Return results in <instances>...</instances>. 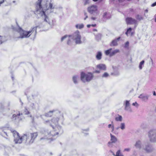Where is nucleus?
Returning <instances> with one entry per match:
<instances>
[{"mask_svg":"<svg viewBox=\"0 0 156 156\" xmlns=\"http://www.w3.org/2000/svg\"><path fill=\"white\" fill-rule=\"evenodd\" d=\"M119 52V49H116L112 52L110 54V57L112 56L117 53Z\"/></svg>","mask_w":156,"mask_h":156,"instance_id":"32","label":"nucleus"},{"mask_svg":"<svg viewBox=\"0 0 156 156\" xmlns=\"http://www.w3.org/2000/svg\"><path fill=\"white\" fill-rule=\"evenodd\" d=\"M120 38V37H119L117 38L116 39H115L113 40L111 42L110 44L111 46H115L117 45V41H118Z\"/></svg>","mask_w":156,"mask_h":156,"instance_id":"21","label":"nucleus"},{"mask_svg":"<svg viewBox=\"0 0 156 156\" xmlns=\"http://www.w3.org/2000/svg\"><path fill=\"white\" fill-rule=\"evenodd\" d=\"M24 113L25 114L27 115L29 114L30 112L27 108H25L24 111Z\"/></svg>","mask_w":156,"mask_h":156,"instance_id":"46","label":"nucleus"},{"mask_svg":"<svg viewBox=\"0 0 156 156\" xmlns=\"http://www.w3.org/2000/svg\"><path fill=\"white\" fill-rule=\"evenodd\" d=\"M108 126L109 128H110L111 127L112 132H113L114 131V126L113 125H112L111 124H109L108 125Z\"/></svg>","mask_w":156,"mask_h":156,"instance_id":"40","label":"nucleus"},{"mask_svg":"<svg viewBox=\"0 0 156 156\" xmlns=\"http://www.w3.org/2000/svg\"><path fill=\"white\" fill-rule=\"evenodd\" d=\"M93 30L94 31H97V30L96 29H94Z\"/></svg>","mask_w":156,"mask_h":156,"instance_id":"64","label":"nucleus"},{"mask_svg":"<svg viewBox=\"0 0 156 156\" xmlns=\"http://www.w3.org/2000/svg\"><path fill=\"white\" fill-rule=\"evenodd\" d=\"M59 119L58 118H54L51 120V122L53 125L55 126L56 131L54 130L50 131L48 130H46L44 132L45 136L44 137H42L40 138V140L44 139L45 140H53L55 139V138H53L56 135L58 134H62L63 133V130L62 129L61 127L59 126H57L58 124V122Z\"/></svg>","mask_w":156,"mask_h":156,"instance_id":"2","label":"nucleus"},{"mask_svg":"<svg viewBox=\"0 0 156 156\" xmlns=\"http://www.w3.org/2000/svg\"><path fill=\"white\" fill-rule=\"evenodd\" d=\"M72 37L71 35H70L69 36L67 35H65L62 37L61 41H62L65 39L67 38L68 39L67 44L68 45H70L71 44L72 41L73 40Z\"/></svg>","mask_w":156,"mask_h":156,"instance_id":"13","label":"nucleus"},{"mask_svg":"<svg viewBox=\"0 0 156 156\" xmlns=\"http://www.w3.org/2000/svg\"><path fill=\"white\" fill-rule=\"evenodd\" d=\"M126 21L127 24H133L136 23L137 21L132 18L128 17L126 19Z\"/></svg>","mask_w":156,"mask_h":156,"instance_id":"16","label":"nucleus"},{"mask_svg":"<svg viewBox=\"0 0 156 156\" xmlns=\"http://www.w3.org/2000/svg\"><path fill=\"white\" fill-rule=\"evenodd\" d=\"M156 5V2L154 3H153L151 5V6L152 7H154Z\"/></svg>","mask_w":156,"mask_h":156,"instance_id":"51","label":"nucleus"},{"mask_svg":"<svg viewBox=\"0 0 156 156\" xmlns=\"http://www.w3.org/2000/svg\"><path fill=\"white\" fill-rule=\"evenodd\" d=\"M143 148L147 153H151L154 150L153 148L149 144L146 145L145 147Z\"/></svg>","mask_w":156,"mask_h":156,"instance_id":"14","label":"nucleus"},{"mask_svg":"<svg viewBox=\"0 0 156 156\" xmlns=\"http://www.w3.org/2000/svg\"><path fill=\"white\" fill-rule=\"evenodd\" d=\"M54 6H53L52 3L50 2L49 3V5L48 7H42L41 5V8L42 9L43 11L45 12V13L48 14L49 12H53V9L54 8Z\"/></svg>","mask_w":156,"mask_h":156,"instance_id":"7","label":"nucleus"},{"mask_svg":"<svg viewBox=\"0 0 156 156\" xmlns=\"http://www.w3.org/2000/svg\"><path fill=\"white\" fill-rule=\"evenodd\" d=\"M34 102L29 101L30 106L33 109H38L39 108V105L38 102H36L35 101H33Z\"/></svg>","mask_w":156,"mask_h":156,"instance_id":"12","label":"nucleus"},{"mask_svg":"<svg viewBox=\"0 0 156 156\" xmlns=\"http://www.w3.org/2000/svg\"><path fill=\"white\" fill-rule=\"evenodd\" d=\"M124 105L125 106V110L130 112H132V110L130 107V104L129 101L126 100L125 103H124Z\"/></svg>","mask_w":156,"mask_h":156,"instance_id":"15","label":"nucleus"},{"mask_svg":"<svg viewBox=\"0 0 156 156\" xmlns=\"http://www.w3.org/2000/svg\"><path fill=\"white\" fill-rule=\"evenodd\" d=\"M94 76L91 72H88L86 73L82 72L81 73L80 79L83 83L89 82L93 78Z\"/></svg>","mask_w":156,"mask_h":156,"instance_id":"5","label":"nucleus"},{"mask_svg":"<svg viewBox=\"0 0 156 156\" xmlns=\"http://www.w3.org/2000/svg\"><path fill=\"white\" fill-rule=\"evenodd\" d=\"M2 36H1L0 35V41L1 42V43H0L1 44H2Z\"/></svg>","mask_w":156,"mask_h":156,"instance_id":"52","label":"nucleus"},{"mask_svg":"<svg viewBox=\"0 0 156 156\" xmlns=\"http://www.w3.org/2000/svg\"><path fill=\"white\" fill-rule=\"evenodd\" d=\"M130 151V148H125L124 150V151H127L129 152Z\"/></svg>","mask_w":156,"mask_h":156,"instance_id":"48","label":"nucleus"},{"mask_svg":"<svg viewBox=\"0 0 156 156\" xmlns=\"http://www.w3.org/2000/svg\"><path fill=\"white\" fill-rule=\"evenodd\" d=\"M154 17L155 18V21L156 22V14L155 15Z\"/></svg>","mask_w":156,"mask_h":156,"instance_id":"59","label":"nucleus"},{"mask_svg":"<svg viewBox=\"0 0 156 156\" xmlns=\"http://www.w3.org/2000/svg\"><path fill=\"white\" fill-rule=\"evenodd\" d=\"M149 97V95L143 94L139 95L138 98L141 99L143 101L146 102L147 101Z\"/></svg>","mask_w":156,"mask_h":156,"instance_id":"17","label":"nucleus"},{"mask_svg":"<svg viewBox=\"0 0 156 156\" xmlns=\"http://www.w3.org/2000/svg\"><path fill=\"white\" fill-rule=\"evenodd\" d=\"M135 18L137 20L139 21L143 20L144 19V17L140 15L139 14L136 15L135 16Z\"/></svg>","mask_w":156,"mask_h":156,"instance_id":"30","label":"nucleus"},{"mask_svg":"<svg viewBox=\"0 0 156 156\" xmlns=\"http://www.w3.org/2000/svg\"><path fill=\"white\" fill-rule=\"evenodd\" d=\"M14 141L15 144H21L23 140L26 144H30L33 143L37 136V132L31 133L26 132L21 137L19 136L18 133L15 131L13 132Z\"/></svg>","mask_w":156,"mask_h":156,"instance_id":"1","label":"nucleus"},{"mask_svg":"<svg viewBox=\"0 0 156 156\" xmlns=\"http://www.w3.org/2000/svg\"><path fill=\"white\" fill-rule=\"evenodd\" d=\"M38 26H36L32 28L29 31H25L19 27L16 29V31L19 33L20 36L18 37V38H23L29 37L32 34L34 33L35 35L37 34V28Z\"/></svg>","mask_w":156,"mask_h":156,"instance_id":"3","label":"nucleus"},{"mask_svg":"<svg viewBox=\"0 0 156 156\" xmlns=\"http://www.w3.org/2000/svg\"><path fill=\"white\" fill-rule=\"evenodd\" d=\"M135 146L137 148L140 149L141 147V141L140 140H138L136 141Z\"/></svg>","mask_w":156,"mask_h":156,"instance_id":"27","label":"nucleus"},{"mask_svg":"<svg viewBox=\"0 0 156 156\" xmlns=\"http://www.w3.org/2000/svg\"><path fill=\"white\" fill-rule=\"evenodd\" d=\"M20 102L21 103V105H23V103L22 102H21V100H20Z\"/></svg>","mask_w":156,"mask_h":156,"instance_id":"62","label":"nucleus"},{"mask_svg":"<svg viewBox=\"0 0 156 156\" xmlns=\"http://www.w3.org/2000/svg\"><path fill=\"white\" fill-rule=\"evenodd\" d=\"M132 105L133 106H134L136 107H137L139 106V105L136 102L135 103H133Z\"/></svg>","mask_w":156,"mask_h":156,"instance_id":"45","label":"nucleus"},{"mask_svg":"<svg viewBox=\"0 0 156 156\" xmlns=\"http://www.w3.org/2000/svg\"><path fill=\"white\" fill-rule=\"evenodd\" d=\"M91 19L93 20H95L96 19V17H91Z\"/></svg>","mask_w":156,"mask_h":156,"instance_id":"53","label":"nucleus"},{"mask_svg":"<svg viewBox=\"0 0 156 156\" xmlns=\"http://www.w3.org/2000/svg\"><path fill=\"white\" fill-rule=\"evenodd\" d=\"M51 122V120H48L44 121V123L46 125H49L52 127L54 129V126L52 125Z\"/></svg>","mask_w":156,"mask_h":156,"instance_id":"25","label":"nucleus"},{"mask_svg":"<svg viewBox=\"0 0 156 156\" xmlns=\"http://www.w3.org/2000/svg\"><path fill=\"white\" fill-rule=\"evenodd\" d=\"M96 24H91V26L92 27H96Z\"/></svg>","mask_w":156,"mask_h":156,"instance_id":"54","label":"nucleus"},{"mask_svg":"<svg viewBox=\"0 0 156 156\" xmlns=\"http://www.w3.org/2000/svg\"><path fill=\"white\" fill-rule=\"evenodd\" d=\"M131 30H132V28H128L127 29V31L126 32V34L127 35H128V34H129V33H130Z\"/></svg>","mask_w":156,"mask_h":156,"instance_id":"41","label":"nucleus"},{"mask_svg":"<svg viewBox=\"0 0 156 156\" xmlns=\"http://www.w3.org/2000/svg\"><path fill=\"white\" fill-rule=\"evenodd\" d=\"M33 90H30L29 89H27L26 92H25V94L26 95H27L28 94L29 92H30L31 93H32Z\"/></svg>","mask_w":156,"mask_h":156,"instance_id":"44","label":"nucleus"},{"mask_svg":"<svg viewBox=\"0 0 156 156\" xmlns=\"http://www.w3.org/2000/svg\"><path fill=\"white\" fill-rule=\"evenodd\" d=\"M71 36L73 40L75 41L76 44H80L82 43L81 40V36L78 31L75 32L72 35H71Z\"/></svg>","mask_w":156,"mask_h":156,"instance_id":"6","label":"nucleus"},{"mask_svg":"<svg viewBox=\"0 0 156 156\" xmlns=\"http://www.w3.org/2000/svg\"><path fill=\"white\" fill-rule=\"evenodd\" d=\"M91 24H88L87 25V27L88 28H89L91 27Z\"/></svg>","mask_w":156,"mask_h":156,"instance_id":"55","label":"nucleus"},{"mask_svg":"<svg viewBox=\"0 0 156 156\" xmlns=\"http://www.w3.org/2000/svg\"><path fill=\"white\" fill-rule=\"evenodd\" d=\"M148 11V10L147 9H146L145 10V12H147Z\"/></svg>","mask_w":156,"mask_h":156,"instance_id":"61","label":"nucleus"},{"mask_svg":"<svg viewBox=\"0 0 156 156\" xmlns=\"http://www.w3.org/2000/svg\"><path fill=\"white\" fill-rule=\"evenodd\" d=\"M115 156H124L121 153L120 150H119L116 152V155Z\"/></svg>","mask_w":156,"mask_h":156,"instance_id":"38","label":"nucleus"},{"mask_svg":"<svg viewBox=\"0 0 156 156\" xmlns=\"http://www.w3.org/2000/svg\"><path fill=\"white\" fill-rule=\"evenodd\" d=\"M84 16H85V17L84 18V20H85L86 19L88 18V16L87 15L86 13H84Z\"/></svg>","mask_w":156,"mask_h":156,"instance_id":"49","label":"nucleus"},{"mask_svg":"<svg viewBox=\"0 0 156 156\" xmlns=\"http://www.w3.org/2000/svg\"><path fill=\"white\" fill-rule=\"evenodd\" d=\"M111 153H112V154L114 155V156H115L116 155V154L115 155V154H114V153L112 152V151H111Z\"/></svg>","mask_w":156,"mask_h":156,"instance_id":"57","label":"nucleus"},{"mask_svg":"<svg viewBox=\"0 0 156 156\" xmlns=\"http://www.w3.org/2000/svg\"><path fill=\"white\" fill-rule=\"evenodd\" d=\"M41 1L42 0H38V2L36 4V11L42 9L41 8Z\"/></svg>","mask_w":156,"mask_h":156,"instance_id":"20","label":"nucleus"},{"mask_svg":"<svg viewBox=\"0 0 156 156\" xmlns=\"http://www.w3.org/2000/svg\"><path fill=\"white\" fill-rule=\"evenodd\" d=\"M97 7L95 5H93L89 7L88 8V12L91 14L97 15L98 13L97 11Z\"/></svg>","mask_w":156,"mask_h":156,"instance_id":"10","label":"nucleus"},{"mask_svg":"<svg viewBox=\"0 0 156 156\" xmlns=\"http://www.w3.org/2000/svg\"><path fill=\"white\" fill-rule=\"evenodd\" d=\"M22 115V113H20L17 114H13L11 118V119L13 122L15 124H17L21 120V119L20 116Z\"/></svg>","mask_w":156,"mask_h":156,"instance_id":"8","label":"nucleus"},{"mask_svg":"<svg viewBox=\"0 0 156 156\" xmlns=\"http://www.w3.org/2000/svg\"><path fill=\"white\" fill-rule=\"evenodd\" d=\"M10 110L9 108L7 109H5L2 103H0V112L3 113V114L5 115L7 112Z\"/></svg>","mask_w":156,"mask_h":156,"instance_id":"18","label":"nucleus"},{"mask_svg":"<svg viewBox=\"0 0 156 156\" xmlns=\"http://www.w3.org/2000/svg\"><path fill=\"white\" fill-rule=\"evenodd\" d=\"M101 34H98L95 36V39L97 40L98 41L101 40Z\"/></svg>","mask_w":156,"mask_h":156,"instance_id":"37","label":"nucleus"},{"mask_svg":"<svg viewBox=\"0 0 156 156\" xmlns=\"http://www.w3.org/2000/svg\"><path fill=\"white\" fill-rule=\"evenodd\" d=\"M55 111V110L50 111L48 113H46L44 115L47 117H50L53 114V112Z\"/></svg>","mask_w":156,"mask_h":156,"instance_id":"29","label":"nucleus"},{"mask_svg":"<svg viewBox=\"0 0 156 156\" xmlns=\"http://www.w3.org/2000/svg\"><path fill=\"white\" fill-rule=\"evenodd\" d=\"M110 135L111 136V141L114 143H116L117 141V139L116 137L112 135L111 133H110Z\"/></svg>","mask_w":156,"mask_h":156,"instance_id":"22","label":"nucleus"},{"mask_svg":"<svg viewBox=\"0 0 156 156\" xmlns=\"http://www.w3.org/2000/svg\"><path fill=\"white\" fill-rule=\"evenodd\" d=\"M122 116L119 115H116L115 119L117 121L121 122L122 120Z\"/></svg>","mask_w":156,"mask_h":156,"instance_id":"26","label":"nucleus"},{"mask_svg":"<svg viewBox=\"0 0 156 156\" xmlns=\"http://www.w3.org/2000/svg\"><path fill=\"white\" fill-rule=\"evenodd\" d=\"M35 13L42 16L44 21L48 23L51 27H52L55 25L56 22L55 20L54 19L50 20L47 16L46 14L45 13V12L44 11H43L42 9L36 11L35 12Z\"/></svg>","mask_w":156,"mask_h":156,"instance_id":"4","label":"nucleus"},{"mask_svg":"<svg viewBox=\"0 0 156 156\" xmlns=\"http://www.w3.org/2000/svg\"><path fill=\"white\" fill-rule=\"evenodd\" d=\"M120 128L122 130H124L125 129V124L124 123H121L120 124Z\"/></svg>","mask_w":156,"mask_h":156,"instance_id":"36","label":"nucleus"},{"mask_svg":"<svg viewBox=\"0 0 156 156\" xmlns=\"http://www.w3.org/2000/svg\"><path fill=\"white\" fill-rule=\"evenodd\" d=\"M102 54L101 51L98 52L96 55V58L97 60H100L101 58Z\"/></svg>","mask_w":156,"mask_h":156,"instance_id":"28","label":"nucleus"},{"mask_svg":"<svg viewBox=\"0 0 156 156\" xmlns=\"http://www.w3.org/2000/svg\"><path fill=\"white\" fill-rule=\"evenodd\" d=\"M109 74L106 73H105L102 76V77L106 78L109 76Z\"/></svg>","mask_w":156,"mask_h":156,"instance_id":"43","label":"nucleus"},{"mask_svg":"<svg viewBox=\"0 0 156 156\" xmlns=\"http://www.w3.org/2000/svg\"><path fill=\"white\" fill-rule=\"evenodd\" d=\"M119 128H120V127L119 126V127H117L116 128H115V129L116 130H118Z\"/></svg>","mask_w":156,"mask_h":156,"instance_id":"58","label":"nucleus"},{"mask_svg":"<svg viewBox=\"0 0 156 156\" xmlns=\"http://www.w3.org/2000/svg\"><path fill=\"white\" fill-rule=\"evenodd\" d=\"M89 3V0H85V4L86 5Z\"/></svg>","mask_w":156,"mask_h":156,"instance_id":"50","label":"nucleus"},{"mask_svg":"<svg viewBox=\"0 0 156 156\" xmlns=\"http://www.w3.org/2000/svg\"><path fill=\"white\" fill-rule=\"evenodd\" d=\"M4 1V0H2V1L0 2V4H2Z\"/></svg>","mask_w":156,"mask_h":156,"instance_id":"56","label":"nucleus"},{"mask_svg":"<svg viewBox=\"0 0 156 156\" xmlns=\"http://www.w3.org/2000/svg\"><path fill=\"white\" fill-rule=\"evenodd\" d=\"M38 95V94L36 92H34V94H32V96L34 100L36 98Z\"/></svg>","mask_w":156,"mask_h":156,"instance_id":"34","label":"nucleus"},{"mask_svg":"<svg viewBox=\"0 0 156 156\" xmlns=\"http://www.w3.org/2000/svg\"><path fill=\"white\" fill-rule=\"evenodd\" d=\"M113 143H114L111 141H109L108 144V146L110 148L112 147L113 146Z\"/></svg>","mask_w":156,"mask_h":156,"instance_id":"39","label":"nucleus"},{"mask_svg":"<svg viewBox=\"0 0 156 156\" xmlns=\"http://www.w3.org/2000/svg\"><path fill=\"white\" fill-rule=\"evenodd\" d=\"M103 17L104 19H108L111 17V15L109 13L105 12L103 15Z\"/></svg>","mask_w":156,"mask_h":156,"instance_id":"24","label":"nucleus"},{"mask_svg":"<svg viewBox=\"0 0 156 156\" xmlns=\"http://www.w3.org/2000/svg\"><path fill=\"white\" fill-rule=\"evenodd\" d=\"M112 50V48H110L108 50L105 51V55H109V56H110V54L111 53V51Z\"/></svg>","mask_w":156,"mask_h":156,"instance_id":"33","label":"nucleus"},{"mask_svg":"<svg viewBox=\"0 0 156 156\" xmlns=\"http://www.w3.org/2000/svg\"><path fill=\"white\" fill-rule=\"evenodd\" d=\"M79 76L77 75H75L73 77V83L75 84H77L78 83V80Z\"/></svg>","mask_w":156,"mask_h":156,"instance_id":"23","label":"nucleus"},{"mask_svg":"<svg viewBox=\"0 0 156 156\" xmlns=\"http://www.w3.org/2000/svg\"><path fill=\"white\" fill-rule=\"evenodd\" d=\"M144 61L143 60L142 61H141L139 65V68L140 69H141L142 68L143 66L144 65Z\"/></svg>","mask_w":156,"mask_h":156,"instance_id":"35","label":"nucleus"},{"mask_svg":"<svg viewBox=\"0 0 156 156\" xmlns=\"http://www.w3.org/2000/svg\"><path fill=\"white\" fill-rule=\"evenodd\" d=\"M129 42L127 41L125 44V45L124 46V47L125 48H126L127 49L129 48Z\"/></svg>","mask_w":156,"mask_h":156,"instance_id":"42","label":"nucleus"},{"mask_svg":"<svg viewBox=\"0 0 156 156\" xmlns=\"http://www.w3.org/2000/svg\"><path fill=\"white\" fill-rule=\"evenodd\" d=\"M148 136L151 142L156 141V130L152 129L150 130L149 132Z\"/></svg>","mask_w":156,"mask_h":156,"instance_id":"9","label":"nucleus"},{"mask_svg":"<svg viewBox=\"0 0 156 156\" xmlns=\"http://www.w3.org/2000/svg\"><path fill=\"white\" fill-rule=\"evenodd\" d=\"M96 68L98 69L99 70H96L94 73H100L101 70L105 71L106 70V67L104 64H100L97 65L96 66Z\"/></svg>","mask_w":156,"mask_h":156,"instance_id":"11","label":"nucleus"},{"mask_svg":"<svg viewBox=\"0 0 156 156\" xmlns=\"http://www.w3.org/2000/svg\"><path fill=\"white\" fill-rule=\"evenodd\" d=\"M75 27L77 29H81L83 28L84 25L83 24H77L76 25Z\"/></svg>","mask_w":156,"mask_h":156,"instance_id":"31","label":"nucleus"},{"mask_svg":"<svg viewBox=\"0 0 156 156\" xmlns=\"http://www.w3.org/2000/svg\"><path fill=\"white\" fill-rule=\"evenodd\" d=\"M153 95H154V96L156 95V93H155V91H154V93H153Z\"/></svg>","mask_w":156,"mask_h":156,"instance_id":"60","label":"nucleus"},{"mask_svg":"<svg viewBox=\"0 0 156 156\" xmlns=\"http://www.w3.org/2000/svg\"><path fill=\"white\" fill-rule=\"evenodd\" d=\"M30 117L31 118V122L32 123H34V117H32V115H30Z\"/></svg>","mask_w":156,"mask_h":156,"instance_id":"47","label":"nucleus"},{"mask_svg":"<svg viewBox=\"0 0 156 156\" xmlns=\"http://www.w3.org/2000/svg\"><path fill=\"white\" fill-rule=\"evenodd\" d=\"M20 102L21 103V105H23V103L22 102H21V100H20Z\"/></svg>","mask_w":156,"mask_h":156,"instance_id":"63","label":"nucleus"},{"mask_svg":"<svg viewBox=\"0 0 156 156\" xmlns=\"http://www.w3.org/2000/svg\"><path fill=\"white\" fill-rule=\"evenodd\" d=\"M113 68L114 69V72L111 73V74L112 75L114 76H118L119 75V73L118 71V68L116 67H113Z\"/></svg>","mask_w":156,"mask_h":156,"instance_id":"19","label":"nucleus"}]
</instances>
